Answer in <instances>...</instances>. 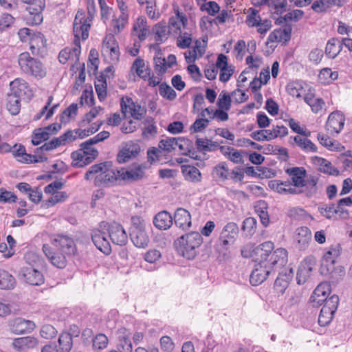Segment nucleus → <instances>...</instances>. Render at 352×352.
Wrapping results in <instances>:
<instances>
[{"instance_id":"1","label":"nucleus","mask_w":352,"mask_h":352,"mask_svg":"<svg viewBox=\"0 0 352 352\" xmlns=\"http://www.w3.org/2000/svg\"><path fill=\"white\" fill-rule=\"evenodd\" d=\"M87 181L94 179L97 186H111L121 180L120 169L113 167L111 162L96 164L90 166L85 175Z\"/></svg>"},{"instance_id":"2","label":"nucleus","mask_w":352,"mask_h":352,"mask_svg":"<svg viewBox=\"0 0 352 352\" xmlns=\"http://www.w3.org/2000/svg\"><path fill=\"white\" fill-rule=\"evenodd\" d=\"M274 243L271 241L263 243L254 250L256 256L261 257L266 261L272 270L274 267H280L287 263V251L284 248H278L273 252Z\"/></svg>"},{"instance_id":"3","label":"nucleus","mask_w":352,"mask_h":352,"mask_svg":"<svg viewBox=\"0 0 352 352\" xmlns=\"http://www.w3.org/2000/svg\"><path fill=\"white\" fill-rule=\"evenodd\" d=\"M202 243L203 238L199 232H190L179 237L174 245L179 254L187 259H193Z\"/></svg>"},{"instance_id":"4","label":"nucleus","mask_w":352,"mask_h":352,"mask_svg":"<svg viewBox=\"0 0 352 352\" xmlns=\"http://www.w3.org/2000/svg\"><path fill=\"white\" fill-rule=\"evenodd\" d=\"M95 14V4L94 1L89 2L87 12L78 10L76 14L74 22V35L86 40L89 37V32Z\"/></svg>"},{"instance_id":"5","label":"nucleus","mask_w":352,"mask_h":352,"mask_svg":"<svg viewBox=\"0 0 352 352\" xmlns=\"http://www.w3.org/2000/svg\"><path fill=\"white\" fill-rule=\"evenodd\" d=\"M18 63L21 71L34 78H43L46 76V68L43 63L34 57L28 52L21 53L19 56Z\"/></svg>"},{"instance_id":"6","label":"nucleus","mask_w":352,"mask_h":352,"mask_svg":"<svg viewBox=\"0 0 352 352\" xmlns=\"http://www.w3.org/2000/svg\"><path fill=\"white\" fill-rule=\"evenodd\" d=\"M101 52L103 57L111 64L116 63L119 60V46L112 34H108L104 38Z\"/></svg>"},{"instance_id":"7","label":"nucleus","mask_w":352,"mask_h":352,"mask_svg":"<svg viewBox=\"0 0 352 352\" xmlns=\"http://www.w3.org/2000/svg\"><path fill=\"white\" fill-rule=\"evenodd\" d=\"M255 265L250 274V281L252 285H258L265 281L273 271L270 265L261 257L257 256Z\"/></svg>"},{"instance_id":"8","label":"nucleus","mask_w":352,"mask_h":352,"mask_svg":"<svg viewBox=\"0 0 352 352\" xmlns=\"http://www.w3.org/2000/svg\"><path fill=\"white\" fill-rule=\"evenodd\" d=\"M100 227L103 229H108L109 236L111 241L118 245H124L128 241V236L123 227L116 222L108 223L102 222Z\"/></svg>"},{"instance_id":"9","label":"nucleus","mask_w":352,"mask_h":352,"mask_svg":"<svg viewBox=\"0 0 352 352\" xmlns=\"http://www.w3.org/2000/svg\"><path fill=\"white\" fill-rule=\"evenodd\" d=\"M239 234V227L236 223L229 222L223 228L219 236V244L222 248L228 250Z\"/></svg>"},{"instance_id":"10","label":"nucleus","mask_w":352,"mask_h":352,"mask_svg":"<svg viewBox=\"0 0 352 352\" xmlns=\"http://www.w3.org/2000/svg\"><path fill=\"white\" fill-rule=\"evenodd\" d=\"M312 241V233L309 228H297L293 235V244L299 251L306 250Z\"/></svg>"},{"instance_id":"11","label":"nucleus","mask_w":352,"mask_h":352,"mask_svg":"<svg viewBox=\"0 0 352 352\" xmlns=\"http://www.w3.org/2000/svg\"><path fill=\"white\" fill-rule=\"evenodd\" d=\"M108 238V229H103L99 225L98 229L94 230L91 233V239L96 247L105 254L111 253V245Z\"/></svg>"},{"instance_id":"12","label":"nucleus","mask_w":352,"mask_h":352,"mask_svg":"<svg viewBox=\"0 0 352 352\" xmlns=\"http://www.w3.org/2000/svg\"><path fill=\"white\" fill-rule=\"evenodd\" d=\"M74 37V46L66 47L59 52L58 60L62 64H65L68 61H71L72 64H75L79 60L80 54V39L81 37Z\"/></svg>"},{"instance_id":"13","label":"nucleus","mask_w":352,"mask_h":352,"mask_svg":"<svg viewBox=\"0 0 352 352\" xmlns=\"http://www.w3.org/2000/svg\"><path fill=\"white\" fill-rule=\"evenodd\" d=\"M52 244L55 250L67 254L74 255L76 252V246L74 239L65 234H58L52 239Z\"/></svg>"},{"instance_id":"14","label":"nucleus","mask_w":352,"mask_h":352,"mask_svg":"<svg viewBox=\"0 0 352 352\" xmlns=\"http://www.w3.org/2000/svg\"><path fill=\"white\" fill-rule=\"evenodd\" d=\"M43 251L50 261L51 263L60 269L64 268L67 265V257L72 256V254H65L56 250L55 252H53L51 247L47 244L43 245Z\"/></svg>"},{"instance_id":"15","label":"nucleus","mask_w":352,"mask_h":352,"mask_svg":"<svg viewBox=\"0 0 352 352\" xmlns=\"http://www.w3.org/2000/svg\"><path fill=\"white\" fill-rule=\"evenodd\" d=\"M12 154L17 158L18 161L25 163H36L45 162L47 157L43 155H30L25 153L23 146L15 144L12 146Z\"/></svg>"},{"instance_id":"16","label":"nucleus","mask_w":352,"mask_h":352,"mask_svg":"<svg viewBox=\"0 0 352 352\" xmlns=\"http://www.w3.org/2000/svg\"><path fill=\"white\" fill-rule=\"evenodd\" d=\"M10 95H15L18 98H30L33 92L28 83L23 78H17L10 83Z\"/></svg>"},{"instance_id":"17","label":"nucleus","mask_w":352,"mask_h":352,"mask_svg":"<svg viewBox=\"0 0 352 352\" xmlns=\"http://www.w3.org/2000/svg\"><path fill=\"white\" fill-rule=\"evenodd\" d=\"M316 264V259L313 256H307L301 263L297 272V283L302 285L311 276V272Z\"/></svg>"},{"instance_id":"18","label":"nucleus","mask_w":352,"mask_h":352,"mask_svg":"<svg viewBox=\"0 0 352 352\" xmlns=\"http://www.w3.org/2000/svg\"><path fill=\"white\" fill-rule=\"evenodd\" d=\"M174 14L169 18L168 28L175 34L181 33L182 29L186 26L188 19L185 14L180 12L178 6H174Z\"/></svg>"},{"instance_id":"19","label":"nucleus","mask_w":352,"mask_h":352,"mask_svg":"<svg viewBox=\"0 0 352 352\" xmlns=\"http://www.w3.org/2000/svg\"><path fill=\"white\" fill-rule=\"evenodd\" d=\"M121 108L124 113H129L131 117L138 120H142L146 113L145 108L135 103L130 98H126V100L122 99Z\"/></svg>"},{"instance_id":"20","label":"nucleus","mask_w":352,"mask_h":352,"mask_svg":"<svg viewBox=\"0 0 352 352\" xmlns=\"http://www.w3.org/2000/svg\"><path fill=\"white\" fill-rule=\"evenodd\" d=\"M9 327L12 333L23 334L32 331L35 328V324L31 320L17 318L10 322Z\"/></svg>"},{"instance_id":"21","label":"nucleus","mask_w":352,"mask_h":352,"mask_svg":"<svg viewBox=\"0 0 352 352\" xmlns=\"http://www.w3.org/2000/svg\"><path fill=\"white\" fill-rule=\"evenodd\" d=\"M345 118L343 113L336 111L332 112L328 118L326 128L331 133H338L342 129Z\"/></svg>"},{"instance_id":"22","label":"nucleus","mask_w":352,"mask_h":352,"mask_svg":"<svg viewBox=\"0 0 352 352\" xmlns=\"http://www.w3.org/2000/svg\"><path fill=\"white\" fill-rule=\"evenodd\" d=\"M21 274L25 280L32 285H41L44 283L43 274L38 270V267H23Z\"/></svg>"},{"instance_id":"23","label":"nucleus","mask_w":352,"mask_h":352,"mask_svg":"<svg viewBox=\"0 0 352 352\" xmlns=\"http://www.w3.org/2000/svg\"><path fill=\"white\" fill-rule=\"evenodd\" d=\"M289 143L293 146H296L305 153H316L317 146L307 136L304 135H298L289 138Z\"/></svg>"},{"instance_id":"24","label":"nucleus","mask_w":352,"mask_h":352,"mask_svg":"<svg viewBox=\"0 0 352 352\" xmlns=\"http://www.w3.org/2000/svg\"><path fill=\"white\" fill-rule=\"evenodd\" d=\"M175 224L183 230L189 229L192 226L191 215L190 212L183 208H178L174 214Z\"/></svg>"},{"instance_id":"25","label":"nucleus","mask_w":352,"mask_h":352,"mask_svg":"<svg viewBox=\"0 0 352 352\" xmlns=\"http://www.w3.org/2000/svg\"><path fill=\"white\" fill-rule=\"evenodd\" d=\"M140 152V146L137 143H130L123 147L118 153L117 160L119 163H124L136 157Z\"/></svg>"},{"instance_id":"26","label":"nucleus","mask_w":352,"mask_h":352,"mask_svg":"<svg viewBox=\"0 0 352 352\" xmlns=\"http://www.w3.org/2000/svg\"><path fill=\"white\" fill-rule=\"evenodd\" d=\"M269 186L272 190L280 194H300L302 190L294 188L290 182L272 180L269 182Z\"/></svg>"},{"instance_id":"27","label":"nucleus","mask_w":352,"mask_h":352,"mask_svg":"<svg viewBox=\"0 0 352 352\" xmlns=\"http://www.w3.org/2000/svg\"><path fill=\"white\" fill-rule=\"evenodd\" d=\"M286 173L289 175L294 188L300 189L305 184L306 170L303 167L287 168Z\"/></svg>"},{"instance_id":"28","label":"nucleus","mask_w":352,"mask_h":352,"mask_svg":"<svg viewBox=\"0 0 352 352\" xmlns=\"http://www.w3.org/2000/svg\"><path fill=\"white\" fill-rule=\"evenodd\" d=\"M121 180L137 181L144 176V168L141 165L137 164L129 169L120 168Z\"/></svg>"},{"instance_id":"29","label":"nucleus","mask_w":352,"mask_h":352,"mask_svg":"<svg viewBox=\"0 0 352 352\" xmlns=\"http://www.w3.org/2000/svg\"><path fill=\"white\" fill-rule=\"evenodd\" d=\"M331 286L327 282H323L319 284L314 289L311 300L316 305H320L327 298L330 294Z\"/></svg>"},{"instance_id":"30","label":"nucleus","mask_w":352,"mask_h":352,"mask_svg":"<svg viewBox=\"0 0 352 352\" xmlns=\"http://www.w3.org/2000/svg\"><path fill=\"white\" fill-rule=\"evenodd\" d=\"M37 344V339L32 336L15 338L12 342L13 348L19 351H25L36 347Z\"/></svg>"},{"instance_id":"31","label":"nucleus","mask_w":352,"mask_h":352,"mask_svg":"<svg viewBox=\"0 0 352 352\" xmlns=\"http://www.w3.org/2000/svg\"><path fill=\"white\" fill-rule=\"evenodd\" d=\"M148 32L149 30L145 17H138L133 26L132 34L137 36L140 41H142L146 38Z\"/></svg>"},{"instance_id":"32","label":"nucleus","mask_w":352,"mask_h":352,"mask_svg":"<svg viewBox=\"0 0 352 352\" xmlns=\"http://www.w3.org/2000/svg\"><path fill=\"white\" fill-rule=\"evenodd\" d=\"M173 217L166 211L158 212L153 219L154 226L159 230H166L173 225Z\"/></svg>"},{"instance_id":"33","label":"nucleus","mask_w":352,"mask_h":352,"mask_svg":"<svg viewBox=\"0 0 352 352\" xmlns=\"http://www.w3.org/2000/svg\"><path fill=\"white\" fill-rule=\"evenodd\" d=\"M71 157L73 160L72 165L74 167H83L94 160L92 156H89L84 151L80 148L72 153Z\"/></svg>"},{"instance_id":"34","label":"nucleus","mask_w":352,"mask_h":352,"mask_svg":"<svg viewBox=\"0 0 352 352\" xmlns=\"http://www.w3.org/2000/svg\"><path fill=\"white\" fill-rule=\"evenodd\" d=\"M131 239L133 243L138 248H144L149 243V237L144 230H131Z\"/></svg>"},{"instance_id":"35","label":"nucleus","mask_w":352,"mask_h":352,"mask_svg":"<svg viewBox=\"0 0 352 352\" xmlns=\"http://www.w3.org/2000/svg\"><path fill=\"white\" fill-rule=\"evenodd\" d=\"M340 255V250L337 248H330L324 253L322 260V267H327V271H331L333 269V265L336 258Z\"/></svg>"},{"instance_id":"36","label":"nucleus","mask_w":352,"mask_h":352,"mask_svg":"<svg viewBox=\"0 0 352 352\" xmlns=\"http://www.w3.org/2000/svg\"><path fill=\"white\" fill-rule=\"evenodd\" d=\"M313 162L318 166L320 171L331 175H338L339 170L333 167L330 162L320 157H314Z\"/></svg>"},{"instance_id":"37","label":"nucleus","mask_w":352,"mask_h":352,"mask_svg":"<svg viewBox=\"0 0 352 352\" xmlns=\"http://www.w3.org/2000/svg\"><path fill=\"white\" fill-rule=\"evenodd\" d=\"M291 30L290 29H276L272 32L267 38V43L274 42H287L290 40Z\"/></svg>"},{"instance_id":"38","label":"nucleus","mask_w":352,"mask_h":352,"mask_svg":"<svg viewBox=\"0 0 352 352\" xmlns=\"http://www.w3.org/2000/svg\"><path fill=\"white\" fill-rule=\"evenodd\" d=\"M219 149L221 153L231 162L235 164H239L243 162L241 152L233 147L221 146L219 147Z\"/></svg>"},{"instance_id":"39","label":"nucleus","mask_w":352,"mask_h":352,"mask_svg":"<svg viewBox=\"0 0 352 352\" xmlns=\"http://www.w3.org/2000/svg\"><path fill=\"white\" fill-rule=\"evenodd\" d=\"M304 100L311 107V111L314 113H318L322 111L325 104L322 99L315 98L314 94L311 92L305 95Z\"/></svg>"},{"instance_id":"40","label":"nucleus","mask_w":352,"mask_h":352,"mask_svg":"<svg viewBox=\"0 0 352 352\" xmlns=\"http://www.w3.org/2000/svg\"><path fill=\"white\" fill-rule=\"evenodd\" d=\"M292 270H289V273L288 274H280L279 276L276 278L274 283V289L278 294H283L285 289L287 288L289 282L292 278Z\"/></svg>"},{"instance_id":"41","label":"nucleus","mask_w":352,"mask_h":352,"mask_svg":"<svg viewBox=\"0 0 352 352\" xmlns=\"http://www.w3.org/2000/svg\"><path fill=\"white\" fill-rule=\"evenodd\" d=\"M342 50L341 41L336 38L329 39L327 43L325 53L330 58H335Z\"/></svg>"},{"instance_id":"42","label":"nucleus","mask_w":352,"mask_h":352,"mask_svg":"<svg viewBox=\"0 0 352 352\" xmlns=\"http://www.w3.org/2000/svg\"><path fill=\"white\" fill-rule=\"evenodd\" d=\"M15 285L14 277L8 271L0 269V289H12Z\"/></svg>"},{"instance_id":"43","label":"nucleus","mask_w":352,"mask_h":352,"mask_svg":"<svg viewBox=\"0 0 352 352\" xmlns=\"http://www.w3.org/2000/svg\"><path fill=\"white\" fill-rule=\"evenodd\" d=\"M131 69L135 71L138 76L146 80L151 74V70L145 65L144 60L141 58H137L133 62Z\"/></svg>"},{"instance_id":"44","label":"nucleus","mask_w":352,"mask_h":352,"mask_svg":"<svg viewBox=\"0 0 352 352\" xmlns=\"http://www.w3.org/2000/svg\"><path fill=\"white\" fill-rule=\"evenodd\" d=\"M72 345V336L68 332L62 333L58 338L59 352H69Z\"/></svg>"},{"instance_id":"45","label":"nucleus","mask_w":352,"mask_h":352,"mask_svg":"<svg viewBox=\"0 0 352 352\" xmlns=\"http://www.w3.org/2000/svg\"><path fill=\"white\" fill-rule=\"evenodd\" d=\"M24 259L27 264L26 267H40L43 265L41 256L33 251L28 252L24 256Z\"/></svg>"},{"instance_id":"46","label":"nucleus","mask_w":352,"mask_h":352,"mask_svg":"<svg viewBox=\"0 0 352 352\" xmlns=\"http://www.w3.org/2000/svg\"><path fill=\"white\" fill-rule=\"evenodd\" d=\"M182 173L185 179L191 182H198L201 181V174L198 168L195 166H186L182 169Z\"/></svg>"},{"instance_id":"47","label":"nucleus","mask_w":352,"mask_h":352,"mask_svg":"<svg viewBox=\"0 0 352 352\" xmlns=\"http://www.w3.org/2000/svg\"><path fill=\"white\" fill-rule=\"evenodd\" d=\"M318 211L327 219L336 218V214L340 213V210L335 204H322L318 207Z\"/></svg>"},{"instance_id":"48","label":"nucleus","mask_w":352,"mask_h":352,"mask_svg":"<svg viewBox=\"0 0 352 352\" xmlns=\"http://www.w3.org/2000/svg\"><path fill=\"white\" fill-rule=\"evenodd\" d=\"M267 208V204L264 201H258L255 206L256 212L259 216L261 222L265 227H267L270 223V218Z\"/></svg>"},{"instance_id":"49","label":"nucleus","mask_w":352,"mask_h":352,"mask_svg":"<svg viewBox=\"0 0 352 352\" xmlns=\"http://www.w3.org/2000/svg\"><path fill=\"white\" fill-rule=\"evenodd\" d=\"M6 107L12 115H17L21 109V98L15 95L8 94L7 97Z\"/></svg>"},{"instance_id":"50","label":"nucleus","mask_w":352,"mask_h":352,"mask_svg":"<svg viewBox=\"0 0 352 352\" xmlns=\"http://www.w3.org/2000/svg\"><path fill=\"white\" fill-rule=\"evenodd\" d=\"M318 178L312 177L310 179L305 181V184L301 187L304 189H300L302 192H305L309 197L314 196L318 192Z\"/></svg>"},{"instance_id":"51","label":"nucleus","mask_w":352,"mask_h":352,"mask_svg":"<svg viewBox=\"0 0 352 352\" xmlns=\"http://www.w3.org/2000/svg\"><path fill=\"white\" fill-rule=\"evenodd\" d=\"M229 169L225 162L216 165L212 170V175L214 178L225 181L229 179Z\"/></svg>"},{"instance_id":"52","label":"nucleus","mask_w":352,"mask_h":352,"mask_svg":"<svg viewBox=\"0 0 352 352\" xmlns=\"http://www.w3.org/2000/svg\"><path fill=\"white\" fill-rule=\"evenodd\" d=\"M288 94L296 98H300L304 94L305 90L302 82L294 81L289 82L287 86Z\"/></svg>"},{"instance_id":"53","label":"nucleus","mask_w":352,"mask_h":352,"mask_svg":"<svg viewBox=\"0 0 352 352\" xmlns=\"http://www.w3.org/2000/svg\"><path fill=\"white\" fill-rule=\"evenodd\" d=\"M46 41L44 39L43 35L40 32L34 33L29 42L30 50L33 52L34 50L38 51L45 45Z\"/></svg>"},{"instance_id":"54","label":"nucleus","mask_w":352,"mask_h":352,"mask_svg":"<svg viewBox=\"0 0 352 352\" xmlns=\"http://www.w3.org/2000/svg\"><path fill=\"white\" fill-rule=\"evenodd\" d=\"M338 74L337 72H333L330 68H324L320 70L318 75L320 81L324 84L329 83L338 78Z\"/></svg>"},{"instance_id":"55","label":"nucleus","mask_w":352,"mask_h":352,"mask_svg":"<svg viewBox=\"0 0 352 352\" xmlns=\"http://www.w3.org/2000/svg\"><path fill=\"white\" fill-rule=\"evenodd\" d=\"M129 21V15L123 13L120 14L116 19H113L111 22L113 31L115 34L120 33L126 26Z\"/></svg>"},{"instance_id":"56","label":"nucleus","mask_w":352,"mask_h":352,"mask_svg":"<svg viewBox=\"0 0 352 352\" xmlns=\"http://www.w3.org/2000/svg\"><path fill=\"white\" fill-rule=\"evenodd\" d=\"M261 21L258 11L254 8H249L245 23L249 27H256Z\"/></svg>"},{"instance_id":"57","label":"nucleus","mask_w":352,"mask_h":352,"mask_svg":"<svg viewBox=\"0 0 352 352\" xmlns=\"http://www.w3.org/2000/svg\"><path fill=\"white\" fill-rule=\"evenodd\" d=\"M155 39L157 42L163 43L167 39V28L166 25L159 23L153 28Z\"/></svg>"},{"instance_id":"58","label":"nucleus","mask_w":352,"mask_h":352,"mask_svg":"<svg viewBox=\"0 0 352 352\" xmlns=\"http://www.w3.org/2000/svg\"><path fill=\"white\" fill-rule=\"evenodd\" d=\"M158 146L161 150L170 153L177 148L176 138H166L159 142Z\"/></svg>"},{"instance_id":"59","label":"nucleus","mask_w":352,"mask_h":352,"mask_svg":"<svg viewBox=\"0 0 352 352\" xmlns=\"http://www.w3.org/2000/svg\"><path fill=\"white\" fill-rule=\"evenodd\" d=\"M159 93L163 98L168 100H173L177 97L175 91L166 83L160 85Z\"/></svg>"},{"instance_id":"60","label":"nucleus","mask_w":352,"mask_h":352,"mask_svg":"<svg viewBox=\"0 0 352 352\" xmlns=\"http://www.w3.org/2000/svg\"><path fill=\"white\" fill-rule=\"evenodd\" d=\"M272 134L270 129H261L253 131L250 136L252 139L258 142L270 141L272 140Z\"/></svg>"},{"instance_id":"61","label":"nucleus","mask_w":352,"mask_h":352,"mask_svg":"<svg viewBox=\"0 0 352 352\" xmlns=\"http://www.w3.org/2000/svg\"><path fill=\"white\" fill-rule=\"evenodd\" d=\"M177 140V147L179 148V151L183 155H187V154L190 152V150L193 148V144L192 141L187 138H176Z\"/></svg>"},{"instance_id":"62","label":"nucleus","mask_w":352,"mask_h":352,"mask_svg":"<svg viewBox=\"0 0 352 352\" xmlns=\"http://www.w3.org/2000/svg\"><path fill=\"white\" fill-rule=\"evenodd\" d=\"M231 97L229 94L223 91L218 98L217 106L219 109L229 111L231 108Z\"/></svg>"},{"instance_id":"63","label":"nucleus","mask_w":352,"mask_h":352,"mask_svg":"<svg viewBox=\"0 0 352 352\" xmlns=\"http://www.w3.org/2000/svg\"><path fill=\"white\" fill-rule=\"evenodd\" d=\"M287 3L286 0H267V6L273 8L276 14L285 11Z\"/></svg>"},{"instance_id":"64","label":"nucleus","mask_w":352,"mask_h":352,"mask_svg":"<svg viewBox=\"0 0 352 352\" xmlns=\"http://www.w3.org/2000/svg\"><path fill=\"white\" fill-rule=\"evenodd\" d=\"M52 194V197L48 199L45 204L47 208L52 207L59 202H63L68 197L65 192H56Z\"/></svg>"}]
</instances>
